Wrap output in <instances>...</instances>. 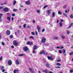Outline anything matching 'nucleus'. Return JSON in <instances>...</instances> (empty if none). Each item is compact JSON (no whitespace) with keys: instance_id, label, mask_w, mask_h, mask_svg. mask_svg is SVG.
I'll return each mask as SVG.
<instances>
[{"instance_id":"nucleus-31","label":"nucleus","mask_w":73,"mask_h":73,"mask_svg":"<svg viewBox=\"0 0 73 73\" xmlns=\"http://www.w3.org/2000/svg\"><path fill=\"white\" fill-rule=\"evenodd\" d=\"M26 26H27V25L26 24H24V25H23L24 28H25L26 27Z\"/></svg>"},{"instance_id":"nucleus-61","label":"nucleus","mask_w":73,"mask_h":73,"mask_svg":"<svg viewBox=\"0 0 73 73\" xmlns=\"http://www.w3.org/2000/svg\"><path fill=\"white\" fill-rule=\"evenodd\" d=\"M33 50V53H35V50Z\"/></svg>"},{"instance_id":"nucleus-38","label":"nucleus","mask_w":73,"mask_h":73,"mask_svg":"<svg viewBox=\"0 0 73 73\" xmlns=\"http://www.w3.org/2000/svg\"><path fill=\"white\" fill-rule=\"evenodd\" d=\"M2 59H3V57L2 56H1L0 57V61H1V60H2Z\"/></svg>"},{"instance_id":"nucleus-36","label":"nucleus","mask_w":73,"mask_h":73,"mask_svg":"<svg viewBox=\"0 0 73 73\" xmlns=\"http://www.w3.org/2000/svg\"><path fill=\"white\" fill-rule=\"evenodd\" d=\"M29 38H31V39H33L34 38V37H29Z\"/></svg>"},{"instance_id":"nucleus-44","label":"nucleus","mask_w":73,"mask_h":73,"mask_svg":"<svg viewBox=\"0 0 73 73\" xmlns=\"http://www.w3.org/2000/svg\"><path fill=\"white\" fill-rule=\"evenodd\" d=\"M33 23H36V21H35V19L33 20Z\"/></svg>"},{"instance_id":"nucleus-30","label":"nucleus","mask_w":73,"mask_h":73,"mask_svg":"<svg viewBox=\"0 0 73 73\" xmlns=\"http://www.w3.org/2000/svg\"><path fill=\"white\" fill-rule=\"evenodd\" d=\"M59 52L61 54L62 53V51H61V50H59Z\"/></svg>"},{"instance_id":"nucleus-42","label":"nucleus","mask_w":73,"mask_h":73,"mask_svg":"<svg viewBox=\"0 0 73 73\" xmlns=\"http://www.w3.org/2000/svg\"><path fill=\"white\" fill-rule=\"evenodd\" d=\"M35 33L36 36H38V33H37V31H35Z\"/></svg>"},{"instance_id":"nucleus-34","label":"nucleus","mask_w":73,"mask_h":73,"mask_svg":"<svg viewBox=\"0 0 73 73\" xmlns=\"http://www.w3.org/2000/svg\"><path fill=\"white\" fill-rule=\"evenodd\" d=\"M45 29H42V32H45Z\"/></svg>"},{"instance_id":"nucleus-26","label":"nucleus","mask_w":73,"mask_h":73,"mask_svg":"<svg viewBox=\"0 0 73 73\" xmlns=\"http://www.w3.org/2000/svg\"><path fill=\"white\" fill-rule=\"evenodd\" d=\"M56 65H58V66H61V64H60V63H56Z\"/></svg>"},{"instance_id":"nucleus-48","label":"nucleus","mask_w":73,"mask_h":73,"mask_svg":"<svg viewBox=\"0 0 73 73\" xmlns=\"http://www.w3.org/2000/svg\"><path fill=\"white\" fill-rule=\"evenodd\" d=\"M12 16L13 17H14L15 16V14L14 13V14H12Z\"/></svg>"},{"instance_id":"nucleus-60","label":"nucleus","mask_w":73,"mask_h":73,"mask_svg":"<svg viewBox=\"0 0 73 73\" xmlns=\"http://www.w3.org/2000/svg\"><path fill=\"white\" fill-rule=\"evenodd\" d=\"M65 13H68V11H67V10H65Z\"/></svg>"},{"instance_id":"nucleus-45","label":"nucleus","mask_w":73,"mask_h":73,"mask_svg":"<svg viewBox=\"0 0 73 73\" xmlns=\"http://www.w3.org/2000/svg\"><path fill=\"white\" fill-rule=\"evenodd\" d=\"M21 4V5L20 6V7H21V8H22L23 7H24V6L23 5H21V4Z\"/></svg>"},{"instance_id":"nucleus-14","label":"nucleus","mask_w":73,"mask_h":73,"mask_svg":"<svg viewBox=\"0 0 73 73\" xmlns=\"http://www.w3.org/2000/svg\"><path fill=\"white\" fill-rule=\"evenodd\" d=\"M37 49V45H35L33 46V50H36Z\"/></svg>"},{"instance_id":"nucleus-53","label":"nucleus","mask_w":73,"mask_h":73,"mask_svg":"<svg viewBox=\"0 0 73 73\" xmlns=\"http://www.w3.org/2000/svg\"><path fill=\"white\" fill-rule=\"evenodd\" d=\"M1 69H4V67H3V66H2L1 67Z\"/></svg>"},{"instance_id":"nucleus-13","label":"nucleus","mask_w":73,"mask_h":73,"mask_svg":"<svg viewBox=\"0 0 73 73\" xmlns=\"http://www.w3.org/2000/svg\"><path fill=\"white\" fill-rule=\"evenodd\" d=\"M16 65H19L20 63L19 62V60H18V59H17L16 61Z\"/></svg>"},{"instance_id":"nucleus-20","label":"nucleus","mask_w":73,"mask_h":73,"mask_svg":"<svg viewBox=\"0 0 73 73\" xmlns=\"http://www.w3.org/2000/svg\"><path fill=\"white\" fill-rule=\"evenodd\" d=\"M58 13L59 15H62V13H61V12H60V11H58Z\"/></svg>"},{"instance_id":"nucleus-56","label":"nucleus","mask_w":73,"mask_h":73,"mask_svg":"<svg viewBox=\"0 0 73 73\" xmlns=\"http://www.w3.org/2000/svg\"><path fill=\"white\" fill-rule=\"evenodd\" d=\"M3 8V7H0V9H1Z\"/></svg>"},{"instance_id":"nucleus-46","label":"nucleus","mask_w":73,"mask_h":73,"mask_svg":"<svg viewBox=\"0 0 73 73\" xmlns=\"http://www.w3.org/2000/svg\"><path fill=\"white\" fill-rule=\"evenodd\" d=\"M7 15L8 16H10V13H7Z\"/></svg>"},{"instance_id":"nucleus-49","label":"nucleus","mask_w":73,"mask_h":73,"mask_svg":"<svg viewBox=\"0 0 73 73\" xmlns=\"http://www.w3.org/2000/svg\"><path fill=\"white\" fill-rule=\"evenodd\" d=\"M55 68H56V69H58V68H61L60 67L58 66V67H55Z\"/></svg>"},{"instance_id":"nucleus-8","label":"nucleus","mask_w":73,"mask_h":73,"mask_svg":"<svg viewBox=\"0 0 73 73\" xmlns=\"http://www.w3.org/2000/svg\"><path fill=\"white\" fill-rule=\"evenodd\" d=\"M10 34H11V31L9 30H7L6 31V35H10Z\"/></svg>"},{"instance_id":"nucleus-35","label":"nucleus","mask_w":73,"mask_h":73,"mask_svg":"<svg viewBox=\"0 0 73 73\" xmlns=\"http://www.w3.org/2000/svg\"><path fill=\"white\" fill-rule=\"evenodd\" d=\"M1 44L2 45H5V44L3 42H2Z\"/></svg>"},{"instance_id":"nucleus-64","label":"nucleus","mask_w":73,"mask_h":73,"mask_svg":"<svg viewBox=\"0 0 73 73\" xmlns=\"http://www.w3.org/2000/svg\"><path fill=\"white\" fill-rule=\"evenodd\" d=\"M73 23H72L70 25L71 26H72V25H73Z\"/></svg>"},{"instance_id":"nucleus-43","label":"nucleus","mask_w":73,"mask_h":73,"mask_svg":"<svg viewBox=\"0 0 73 73\" xmlns=\"http://www.w3.org/2000/svg\"><path fill=\"white\" fill-rule=\"evenodd\" d=\"M71 25H70L67 28V29H69V28H71Z\"/></svg>"},{"instance_id":"nucleus-19","label":"nucleus","mask_w":73,"mask_h":73,"mask_svg":"<svg viewBox=\"0 0 73 73\" xmlns=\"http://www.w3.org/2000/svg\"><path fill=\"white\" fill-rule=\"evenodd\" d=\"M16 3V1L14 0L13 1V5H15V4Z\"/></svg>"},{"instance_id":"nucleus-32","label":"nucleus","mask_w":73,"mask_h":73,"mask_svg":"<svg viewBox=\"0 0 73 73\" xmlns=\"http://www.w3.org/2000/svg\"><path fill=\"white\" fill-rule=\"evenodd\" d=\"M5 72V70L4 69H2V72H3V73H4V72Z\"/></svg>"},{"instance_id":"nucleus-59","label":"nucleus","mask_w":73,"mask_h":73,"mask_svg":"<svg viewBox=\"0 0 73 73\" xmlns=\"http://www.w3.org/2000/svg\"><path fill=\"white\" fill-rule=\"evenodd\" d=\"M48 73H53L52 71H49L48 72Z\"/></svg>"},{"instance_id":"nucleus-15","label":"nucleus","mask_w":73,"mask_h":73,"mask_svg":"<svg viewBox=\"0 0 73 73\" xmlns=\"http://www.w3.org/2000/svg\"><path fill=\"white\" fill-rule=\"evenodd\" d=\"M29 69L31 73H35V72H34V71H33V69L32 68H29Z\"/></svg>"},{"instance_id":"nucleus-10","label":"nucleus","mask_w":73,"mask_h":73,"mask_svg":"<svg viewBox=\"0 0 73 73\" xmlns=\"http://www.w3.org/2000/svg\"><path fill=\"white\" fill-rule=\"evenodd\" d=\"M47 13L48 15H50L51 14V12H50V10H48L47 11Z\"/></svg>"},{"instance_id":"nucleus-27","label":"nucleus","mask_w":73,"mask_h":73,"mask_svg":"<svg viewBox=\"0 0 73 73\" xmlns=\"http://www.w3.org/2000/svg\"><path fill=\"white\" fill-rule=\"evenodd\" d=\"M63 53H66V50L65 49H64L63 50Z\"/></svg>"},{"instance_id":"nucleus-29","label":"nucleus","mask_w":73,"mask_h":73,"mask_svg":"<svg viewBox=\"0 0 73 73\" xmlns=\"http://www.w3.org/2000/svg\"><path fill=\"white\" fill-rule=\"evenodd\" d=\"M63 15L64 16H65V17H68V16H67V15H66V14H65V13H63Z\"/></svg>"},{"instance_id":"nucleus-5","label":"nucleus","mask_w":73,"mask_h":73,"mask_svg":"<svg viewBox=\"0 0 73 73\" xmlns=\"http://www.w3.org/2000/svg\"><path fill=\"white\" fill-rule=\"evenodd\" d=\"M7 63L9 65H12V60H9L7 62Z\"/></svg>"},{"instance_id":"nucleus-63","label":"nucleus","mask_w":73,"mask_h":73,"mask_svg":"<svg viewBox=\"0 0 73 73\" xmlns=\"http://www.w3.org/2000/svg\"><path fill=\"white\" fill-rule=\"evenodd\" d=\"M22 27V26H21V25H20L19 26V28H21Z\"/></svg>"},{"instance_id":"nucleus-47","label":"nucleus","mask_w":73,"mask_h":73,"mask_svg":"<svg viewBox=\"0 0 73 73\" xmlns=\"http://www.w3.org/2000/svg\"><path fill=\"white\" fill-rule=\"evenodd\" d=\"M14 73H16V70L15 69L14 70Z\"/></svg>"},{"instance_id":"nucleus-25","label":"nucleus","mask_w":73,"mask_h":73,"mask_svg":"<svg viewBox=\"0 0 73 73\" xmlns=\"http://www.w3.org/2000/svg\"><path fill=\"white\" fill-rule=\"evenodd\" d=\"M43 72L45 73H48V72H47V70H43Z\"/></svg>"},{"instance_id":"nucleus-40","label":"nucleus","mask_w":73,"mask_h":73,"mask_svg":"<svg viewBox=\"0 0 73 73\" xmlns=\"http://www.w3.org/2000/svg\"><path fill=\"white\" fill-rule=\"evenodd\" d=\"M72 54H73V52H71L70 53V56H71L72 55Z\"/></svg>"},{"instance_id":"nucleus-58","label":"nucleus","mask_w":73,"mask_h":73,"mask_svg":"<svg viewBox=\"0 0 73 73\" xmlns=\"http://www.w3.org/2000/svg\"><path fill=\"white\" fill-rule=\"evenodd\" d=\"M17 32L18 33H20V30H17Z\"/></svg>"},{"instance_id":"nucleus-12","label":"nucleus","mask_w":73,"mask_h":73,"mask_svg":"<svg viewBox=\"0 0 73 73\" xmlns=\"http://www.w3.org/2000/svg\"><path fill=\"white\" fill-rule=\"evenodd\" d=\"M48 58L49 60H53V58L52 56H48Z\"/></svg>"},{"instance_id":"nucleus-22","label":"nucleus","mask_w":73,"mask_h":73,"mask_svg":"<svg viewBox=\"0 0 73 73\" xmlns=\"http://www.w3.org/2000/svg\"><path fill=\"white\" fill-rule=\"evenodd\" d=\"M70 19H73V15L72 14H71V15L70 16Z\"/></svg>"},{"instance_id":"nucleus-62","label":"nucleus","mask_w":73,"mask_h":73,"mask_svg":"<svg viewBox=\"0 0 73 73\" xmlns=\"http://www.w3.org/2000/svg\"><path fill=\"white\" fill-rule=\"evenodd\" d=\"M11 48H14V46H13V45H12L11 46Z\"/></svg>"},{"instance_id":"nucleus-28","label":"nucleus","mask_w":73,"mask_h":73,"mask_svg":"<svg viewBox=\"0 0 73 73\" xmlns=\"http://www.w3.org/2000/svg\"><path fill=\"white\" fill-rule=\"evenodd\" d=\"M17 11V9H13V11L14 12H16Z\"/></svg>"},{"instance_id":"nucleus-50","label":"nucleus","mask_w":73,"mask_h":73,"mask_svg":"<svg viewBox=\"0 0 73 73\" xmlns=\"http://www.w3.org/2000/svg\"><path fill=\"white\" fill-rule=\"evenodd\" d=\"M60 61H61V60L59 59V60H57V62H60Z\"/></svg>"},{"instance_id":"nucleus-1","label":"nucleus","mask_w":73,"mask_h":73,"mask_svg":"<svg viewBox=\"0 0 73 73\" xmlns=\"http://www.w3.org/2000/svg\"><path fill=\"white\" fill-rule=\"evenodd\" d=\"M13 44L15 46H18V42L16 41L15 40L13 41Z\"/></svg>"},{"instance_id":"nucleus-51","label":"nucleus","mask_w":73,"mask_h":73,"mask_svg":"<svg viewBox=\"0 0 73 73\" xmlns=\"http://www.w3.org/2000/svg\"><path fill=\"white\" fill-rule=\"evenodd\" d=\"M40 10H37V13H40Z\"/></svg>"},{"instance_id":"nucleus-11","label":"nucleus","mask_w":73,"mask_h":73,"mask_svg":"<svg viewBox=\"0 0 73 73\" xmlns=\"http://www.w3.org/2000/svg\"><path fill=\"white\" fill-rule=\"evenodd\" d=\"M46 66L48 68H50V64L47 63L46 64Z\"/></svg>"},{"instance_id":"nucleus-33","label":"nucleus","mask_w":73,"mask_h":73,"mask_svg":"<svg viewBox=\"0 0 73 73\" xmlns=\"http://www.w3.org/2000/svg\"><path fill=\"white\" fill-rule=\"evenodd\" d=\"M24 55L23 54H21L19 55V56H24Z\"/></svg>"},{"instance_id":"nucleus-52","label":"nucleus","mask_w":73,"mask_h":73,"mask_svg":"<svg viewBox=\"0 0 73 73\" xmlns=\"http://www.w3.org/2000/svg\"><path fill=\"white\" fill-rule=\"evenodd\" d=\"M64 48V47L63 46H61L60 47V49H63Z\"/></svg>"},{"instance_id":"nucleus-21","label":"nucleus","mask_w":73,"mask_h":73,"mask_svg":"<svg viewBox=\"0 0 73 73\" xmlns=\"http://www.w3.org/2000/svg\"><path fill=\"white\" fill-rule=\"evenodd\" d=\"M7 20H9V21H10V20H11V17H8L7 18Z\"/></svg>"},{"instance_id":"nucleus-39","label":"nucleus","mask_w":73,"mask_h":73,"mask_svg":"<svg viewBox=\"0 0 73 73\" xmlns=\"http://www.w3.org/2000/svg\"><path fill=\"white\" fill-rule=\"evenodd\" d=\"M54 39H55V40H57V39H58V37H54Z\"/></svg>"},{"instance_id":"nucleus-16","label":"nucleus","mask_w":73,"mask_h":73,"mask_svg":"<svg viewBox=\"0 0 73 73\" xmlns=\"http://www.w3.org/2000/svg\"><path fill=\"white\" fill-rule=\"evenodd\" d=\"M37 28L38 31V32H40V29H41V28L40 27H39L38 26H37Z\"/></svg>"},{"instance_id":"nucleus-6","label":"nucleus","mask_w":73,"mask_h":73,"mask_svg":"<svg viewBox=\"0 0 73 73\" xmlns=\"http://www.w3.org/2000/svg\"><path fill=\"white\" fill-rule=\"evenodd\" d=\"M27 45H31L33 44V42H31V41H28L27 43Z\"/></svg>"},{"instance_id":"nucleus-17","label":"nucleus","mask_w":73,"mask_h":73,"mask_svg":"<svg viewBox=\"0 0 73 73\" xmlns=\"http://www.w3.org/2000/svg\"><path fill=\"white\" fill-rule=\"evenodd\" d=\"M59 25L60 27H62V25H63V23H62L61 22H60L59 23Z\"/></svg>"},{"instance_id":"nucleus-4","label":"nucleus","mask_w":73,"mask_h":73,"mask_svg":"<svg viewBox=\"0 0 73 73\" xmlns=\"http://www.w3.org/2000/svg\"><path fill=\"white\" fill-rule=\"evenodd\" d=\"M41 41L42 43H45L46 42V38H43L41 40Z\"/></svg>"},{"instance_id":"nucleus-37","label":"nucleus","mask_w":73,"mask_h":73,"mask_svg":"<svg viewBox=\"0 0 73 73\" xmlns=\"http://www.w3.org/2000/svg\"><path fill=\"white\" fill-rule=\"evenodd\" d=\"M7 4V3L6 2H5V3H2L1 4V5H4L5 4Z\"/></svg>"},{"instance_id":"nucleus-54","label":"nucleus","mask_w":73,"mask_h":73,"mask_svg":"<svg viewBox=\"0 0 73 73\" xmlns=\"http://www.w3.org/2000/svg\"><path fill=\"white\" fill-rule=\"evenodd\" d=\"M59 22V20H58V19H57V22H56L57 24H58Z\"/></svg>"},{"instance_id":"nucleus-24","label":"nucleus","mask_w":73,"mask_h":73,"mask_svg":"<svg viewBox=\"0 0 73 73\" xmlns=\"http://www.w3.org/2000/svg\"><path fill=\"white\" fill-rule=\"evenodd\" d=\"M31 34L33 36H35V35H36V34H35V33L34 32H32L31 33Z\"/></svg>"},{"instance_id":"nucleus-23","label":"nucleus","mask_w":73,"mask_h":73,"mask_svg":"<svg viewBox=\"0 0 73 73\" xmlns=\"http://www.w3.org/2000/svg\"><path fill=\"white\" fill-rule=\"evenodd\" d=\"M48 7V5H46L43 8V9H45V8H46V7Z\"/></svg>"},{"instance_id":"nucleus-2","label":"nucleus","mask_w":73,"mask_h":73,"mask_svg":"<svg viewBox=\"0 0 73 73\" xmlns=\"http://www.w3.org/2000/svg\"><path fill=\"white\" fill-rule=\"evenodd\" d=\"M23 49L24 50V51H25V52H26V51H28L29 49H28V47H24Z\"/></svg>"},{"instance_id":"nucleus-55","label":"nucleus","mask_w":73,"mask_h":73,"mask_svg":"<svg viewBox=\"0 0 73 73\" xmlns=\"http://www.w3.org/2000/svg\"><path fill=\"white\" fill-rule=\"evenodd\" d=\"M69 33H70V32H69V31H67V35H69Z\"/></svg>"},{"instance_id":"nucleus-9","label":"nucleus","mask_w":73,"mask_h":73,"mask_svg":"<svg viewBox=\"0 0 73 73\" xmlns=\"http://www.w3.org/2000/svg\"><path fill=\"white\" fill-rule=\"evenodd\" d=\"M25 3H26V4H27V5H30V4H31L30 3V1L29 0L27 1H26L25 2Z\"/></svg>"},{"instance_id":"nucleus-41","label":"nucleus","mask_w":73,"mask_h":73,"mask_svg":"<svg viewBox=\"0 0 73 73\" xmlns=\"http://www.w3.org/2000/svg\"><path fill=\"white\" fill-rule=\"evenodd\" d=\"M70 72L71 73H73V70H70Z\"/></svg>"},{"instance_id":"nucleus-18","label":"nucleus","mask_w":73,"mask_h":73,"mask_svg":"<svg viewBox=\"0 0 73 73\" xmlns=\"http://www.w3.org/2000/svg\"><path fill=\"white\" fill-rule=\"evenodd\" d=\"M52 17H55L56 15L55 14V13H54V12L52 13Z\"/></svg>"},{"instance_id":"nucleus-7","label":"nucleus","mask_w":73,"mask_h":73,"mask_svg":"<svg viewBox=\"0 0 73 73\" xmlns=\"http://www.w3.org/2000/svg\"><path fill=\"white\" fill-rule=\"evenodd\" d=\"M45 51L44 50L41 51L40 53V54H45Z\"/></svg>"},{"instance_id":"nucleus-57","label":"nucleus","mask_w":73,"mask_h":73,"mask_svg":"<svg viewBox=\"0 0 73 73\" xmlns=\"http://www.w3.org/2000/svg\"><path fill=\"white\" fill-rule=\"evenodd\" d=\"M66 8V6H64V7H63V8H64V9H65V8Z\"/></svg>"},{"instance_id":"nucleus-3","label":"nucleus","mask_w":73,"mask_h":73,"mask_svg":"<svg viewBox=\"0 0 73 73\" xmlns=\"http://www.w3.org/2000/svg\"><path fill=\"white\" fill-rule=\"evenodd\" d=\"M3 11L6 12H8L9 11L8 10V8L7 7L4 8L3 9Z\"/></svg>"}]
</instances>
